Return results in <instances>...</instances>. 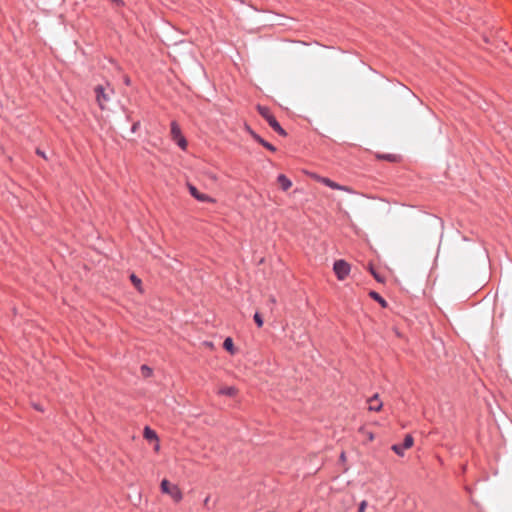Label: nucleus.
<instances>
[{"label":"nucleus","instance_id":"f257e3e1","mask_svg":"<svg viewBox=\"0 0 512 512\" xmlns=\"http://www.w3.org/2000/svg\"><path fill=\"white\" fill-rule=\"evenodd\" d=\"M94 92L98 106L102 110L105 109L106 104L110 101L111 96L114 93L113 88L110 86V84H107L106 86L97 85L94 88Z\"/></svg>","mask_w":512,"mask_h":512},{"label":"nucleus","instance_id":"f03ea898","mask_svg":"<svg viewBox=\"0 0 512 512\" xmlns=\"http://www.w3.org/2000/svg\"><path fill=\"white\" fill-rule=\"evenodd\" d=\"M160 490L162 493L169 495L176 503L180 502L183 498L180 488L177 485L170 483L167 479H163L161 481Z\"/></svg>","mask_w":512,"mask_h":512},{"label":"nucleus","instance_id":"7ed1b4c3","mask_svg":"<svg viewBox=\"0 0 512 512\" xmlns=\"http://www.w3.org/2000/svg\"><path fill=\"white\" fill-rule=\"evenodd\" d=\"M170 136L172 141H174L178 147L182 150H186L188 146V142L184 135L182 134L181 128L176 121H172L170 125Z\"/></svg>","mask_w":512,"mask_h":512},{"label":"nucleus","instance_id":"20e7f679","mask_svg":"<svg viewBox=\"0 0 512 512\" xmlns=\"http://www.w3.org/2000/svg\"><path fill=\"white\" fill-rule=\"evenodd\" d=\"M258 110L274 131L280 135H286L285 131L282 129L276 118L270 113L268 108L260 106Z\"/></svg>","mask_w":512,"mask_h":512},{"label":"nucleus","instance_id":"39448f33","mask_svg":"<svg viewBox=\"0 0 512 512\" xmlns=\"http://www.w3.org/2000/svg\"><path fill=\"white\" fill-rule=\"evenodd\" d=\"M333 271L338 280L343 281L350 273V265L344 260L334 262Z\"/></svg>","mask_w":512,"mask_h":512},{"label":"nucleus","instance_id":"423d86ee","mask_svg":"<svg viewBox=\"0 0 512 512\" xmlns=\"http://www.w3.org/2000/svg\"><path fill=\"white\" fill-rule=\"evenodd\" d=\"M310 176H311V178H313L317 182H320V183L328 186L331 189L351 192L350 188H348L347 186L340 185V184L332 181L331 179H329L327 177H323V176H320V175L315 174V173L310 174Z\"/></svg>","mask_w":512,"mask_h":512},{"label":"nucleus","instance_id":"0eeeda50","mask_svg":"<svg viewBox=\"0 0 512 512\" xmlns=\"http://www.w3.org/2000/svg\"><path fill=\"white\" fill-rule=\"evenodd\" d=\"M414 440L411 435H406L403 444H394L391 449L399 456L404 455V450L409 449L413 446Z\"/></svg>","mask_w":512,"mask_h":512},{"label":"nucleus","instance_id":"6e6552de","mask_svg":"<svg viewBox=\"0 0 512 512\" xmlns=\"http://www.w3.org/2000/svg\"><path fill=\"white\" fill-rule=\"evenodd\" d=\"M368 410L379 412L382 409L383 403L379 398L378 394L373 395L368 399Z\"/></svg>","mask_w":512,"mask_h":512},{"label":"nucleus","instance_id":"1a4fd4ad","mask_svg":"<svg viewBox=\"0 0 512 512\" xmlns=\"http://www.w3.org/2000/svg\"><path fill=\"white\" fill-rule=\"evenodd\" d=\"M249 132L251 134V136L253 137V139H255L258 143H260L263 147H265L266 149L274 152L276 150V148L269 142L265 141L263 138H261L258 134H256L254 131L250 130L249 129Z\"/></svg>","mask_w":512,"mask_h":512},{"label":"nucleus","instance_id":"9d476101","mask_svg":"<svg viewBox=\"0 0 512 512\" xmlns=\"http://www.w3.org/2000/svg\"><path fill=\"white\" fill-rule=\"evenodd\" d=\"M277 181L278 183L280 184V187L283 191H287L288 189L291 188L292 186V182L290 179H288L284 174H280L278 177H277Z\"/></svg>","mask_w":512,"mask_h":512},{"label":"nucleus","instance_id":"9b49d317","mask_svg":"<svg viewBox=\"0 0 512 512\" xmlns=\"http://www.w3.org/2000/svg\"><path fill=\"white\" fill-rule=\"evenodd\" d=\"M217 393L219 395L234 397L237 394V389L233 386H225V387H221Z\"/></svg>","mask_w":512,"mask_h":512},{"label":"nucleus","instance_id":"f8f14e48","mask_svg":"<svg viewBox=\"0 0 512 512\" xmlns=\"http://www.w3.org/2000/svg\"><path fill=\"white\" fill-rule=\"evenodd\" d=\"M143 436L149 442H154L158 439L156 432L148 426L144 428Z\"/></svg>","mask_w":512,"mask_h":512},{"label":"nucleus","instance_id":"ddd939ff","mask_svg":"<svg viewBox=\"0 0 512 512\" xmlns=\"http://www.w3.org/2000/svg\"><path fill=\"white\" fill-rule=\"evenodd\" d=\"M369 296L373 300L377 301L383 308H385L387 306L386 300L379 293H377L375 291H370Z\"/></svg>","mask_w":512,"mask_h":512},{"label":"nucleus","instance_id":"4468645a","mask_svg":"<svg viewBox=\"0 0 512 512\" xmlns=\"http://www.w3.org/2000/svg\"><path fill=\"white\" fill-rule=\"evenodd\" d=\"M223 348L230 352L231 354L235 353L234 343L230 337H227L223 342Z\"/></svg>","mask_w":512,"mask_h":512},{"label":"nucleus","instance_id":"2eb2a0df","mask_svg":"<svg viewBox=\"0 0 512 512\" xmlns=\"http://www.w3.org/2000/svg\"><path fill=\"white\" fill-rule=\"evenodd\" d=\"M196 200H198L200 202H206V203H215L214 198H212L211 196H209L207 194L201 193V192L196 196Z\"/></svg>","mask_w":512,"mask_h":512},{"label":"nucleus","instance_id":"dca6fc26","mask_svg":"<svg viewBox=\"0 0 512 512\" xmlns=\"http://www.w3.org/2000/svg\"><path fill=\"white\" fill-rule=\"evenodd\" d=\"M130 279H131V282L133 283V285L135 286V288L138 290V291H142V287H141V280L134 274H132L130 276Z\"/></svg>","mask_w":512,"mask_h":512},{"label":"nucleus","instance_id":"f3484780","mask_svg":"<svg viewBox=\"0 0 512 512\" xmlns=\"http://www.w3.org/2000/svg\"><path fill=\"white\" fill-rule=\"evenodd\" d=\"M187 187H188V190H189L190 194L196 199V196L200 192L197 190V188L194 185H192L190 183L187 184Z\"/></svg>","mask_w":512,"mask_h":512},{"label":"nucleus","instance_id":"a211bd4d","mask_svg":"<svg viewBox=\"0 0 512 512\" xmlns=\"http://www.w3.org/2000/svg\"><path fill=\"white\" fill-rule=\"evenodd\" d=\"M254 321L259 328L263 326V319L259 313L254 314Z\"/></svg>","mask_w":512,"mask_h":512},{"label":"nucleus","instance_id":"6ab92c4d","mask_svg":"<svg viewBox=\"0 0 512 512\" xmlns=\"http://www.w3.org/2000/svg\"><path fill=\"white\" fill-rule=\"evenodd\" d=\"M141 370H142L143 375H144V376H146V377H148V376H150V375L152 374V370H151V368H149V367H148V366H146V365H143V366L141 367Z\"/></svg>","mask_w":512,"mask_h":512},{"label":"nucleus","instance_id":"aec40b11","mask_svg":"<svg viewBox=\"0 0 512 512\" xmlns=\"http://www.w3.org/2000/svg\"><path fill=\"white\" fill-rule=\"evenodd\" d=\"M367 506V502L366 501H362L359 505V508H358V512H364L365 511V508Z\"/></svg>","mask_w":512,"mask_h":512},{"label":"nucleus","instance_id":"412c9836","mask_svg":"<svg viewBox=\"0 0 512 512\" xmlns=\"http://www.w3.org/2000/svg\"><path fill=\"white\" fill-rule=\"evenodd\" d=\"M154 451L155 452H159L160 450V443H159V438L157 440L154 441V447H153Z\"/></svg>","mask_w":512,"mask_h":512},{"label":"nucleus","instance_id":"4be33fe9","mask_svg":"<svg viewBox=\"0 0 512 512\" xmlns=\"http://www.w3.org/2000/svg\"><path fill=\"white\" fill-rule=\"evenodd\" d=\"M380 158L382 159H386V160H389V161H394L395 160V156L394 155H383L381 156Z\"/></svg>","mask_w":512,"mask_h":512},{"label":"nucleus","instance_id":"5701e85b","mask_svg":"<svg viewBox=\"0 0 512 512\" xmlns=\"http://www.w3.org/2000/svg\"><path fill=\"white\" fill-rule=\"evenodd\" d=\"M36 154L39 155L40 157H42L43 159H47L45 152L40 149L36 150Z\"/></svg>","mask_w":512,"mask_h":512},{"label":"nucleus","instance_id":"b1692460","mask_svg":"<svg viewBox=\"0 0 512 512\" xmlns=\"http://www.w3.org/2000/svg\"><path fill=\"white\" fill-rule=\"evenodd\" d=\"M372 273H373V275H374V277H375V279H376L377 281L382 282V279L379 277V275H377V274H376V273H374V272H372Z\"/></svg>","mask_w":512,"mask_h":512},{"label":"nucleus","instance_id":"393cba45","mask_svg":"<svg viewBox=\"0 0 512 512\" xmlns=\"http://www.w3.org/2000/svg\"><path fill=\"white\" fill-rule=\"evenodd\" d=\"M124 83H125L126 85H129V84H130V79H129V77H127V76H126V77L124 78Z\"/></svg>","mask_w":512,"mask_h":512},{"label":"nucleus","instance_id":"a878e982","mask_svg":"<svg viewBox=\"0 0 512 512\" xmlns=\"http://www.w3.org/2000/svg\"><path fill=\"white\" fill-rule=\"evenodd\" d=\"M112 1L115 2L117 5H123L122 0H112Z\"/></svg>","mask_w":512,"mask_h":512},{"label":"nucleus","instance_id":"bb28decb","mask_svg":"<svg viewBox=\"0 0 512 512\" xmlns=\"http://www.w3.org/2000/svg\"><path fill=\"white\" fill-rule=\"evenodd\" d=\"M138 123H135L132 127V131H135L137 129Z\"/></svg>","mask_w":512,"mask_h":512},{"label":"nucleus","instance_id":"cd10ccee","mask_svg":"<svg viewBox=\"0 0 512 512\" xmlns=\"http://www.w3.org/2000/svg\"><path fill=\"white\" fill-rule=\"evenodd\" d=\"M368 438H369L370 440H372V439H373V435H372V434L368 435Z\"/></svg>","mask_w":512,"mask_h":512}]
</instances>
